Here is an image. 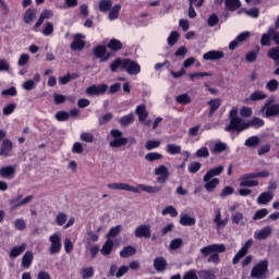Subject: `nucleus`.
<instances>
[{
	"mask_svg": "<svg viewBox=\"0 0 279 279\" xmlns=\"http://www.w3.org/2000/svg\"><path fill=\"white\" fill-rule=\"evenodd\" d=\"M122 68L129 73V75H138L141 73V65L136 63V61L130 60V59H121L118 58L116 59L111 65V72L114 73L117 72V69Z\"/></svg>",
	"mask_w": 279,
	"mask_h": 279,
	"instance_id": "obj_1",
	"label": "nucleus"
},
{
	"mask_svg": "<svg viewBox=\"0 0 279 279\" xmlns=\"http://www.w3.org/2000/svg\"><path fill=\"white\" fill-rule=\"evenodd\" d=\"M223 252H226V244H210L201 248L203 256H209L207 263H214V265H219L221 260L219 254H223Z\"/></svg>",
	"mask_w": 279,
	"mask_h": 279,
	"instance_id": "obj_2",
	"label": "nucleus"
},
{
	"mask_svg": "<svg viewBox=\"0 0 279 279\" xmlns=\"http://www.w3.org/2000/svg\"><path fill=\"white\" fill-rule=\"evenodd\" d=\"M111 141L109 142V147H112L113 149H119L120 147H125L128 145V137L123 136V132L113 129L110 131Z\"/></svg>",
	"mask_w": 279,
	"mask_h": 279,
	"instance_id": "obj_3",
	"label": "nucleus"
},
{
	"mask_svg": "<svg viewBox=\"0 0 279 279\" xmlns=\"http://www.w3.org/2000/svg\"><path fill=\"white\" fill-rule=\"evenodd\" d=\"M269 262L264 259L256 264L251 270V278L267 279V271H269Z\"/></svg>",
	"mask_w": 279,
	"mask_h": 279,
	"instance_id": "obj_4",
	"label": "nucleus"
},
{
	"mask_svg": "<svg viewBox=\"0 0 279 279\" xmlns=\"http://www.w3.org/2000/svg\"><path fill=\"white\" fill-rule=\"evenodd\" d=\"M263 117L271 119V117H279V104L271 105V101L268 100L260 109Z\"/></svg>",
	"mask_w": 279,
	"mask_h": 279,
	"instance_id": "obj_5",
	"label": "nucleus"
},
{
	"mask_svg": "<svg viewBox=\"0 0 279 279\" xmlns=\"http://www.w3.org/2000/svg\"><path fill=\"white\" fill-rule=\"evenodd\" d=\"M226 132H243L244 130H247V126H245V122H243V119L241 118H232L230 120L229 125L226 126Z\"/></svg>",
	"mask_w": 279,
	"mask_h": 279,
	"instance_id": "obj_6",
	"label": "nucleus"
},
{
	"mask_svg": "<svg viewBox=\"0 0 279 279\" xmlns=\"http://www.w3.org/2000/svg\"><path fill=\"white\" fill-rule=\"evenodd\" d=\"M50 247L49 253L53 256L56 254H60V250H62V239L58 233H54L49 236Z\"/></svg>",
	"mask_w": 279,
	"mask_h": 279,
	"instance_id": "obj_7",
	"label": "nucleus"
},
{
	"mask_svg": "<svg viewBox=\"0 0 279 279\" xmlns=\"http://www.w3.org/2000/svg\"><path fill=\"white\" fill-rule=\"evenodd\" d=\"M108 189H111V191H129V193H141V190L138 187H134L128 183H109Z\"/></svg>",
	"mask_w": 279,
	"mask_h": 279,
	"instance_id": "obj_8",
	"label": "nucleus"
},
{
	"mask_svg": "<svg viewBox=\"0 0 279 279\" xmlns=\"http://www.w3.org/2000/svg\"><path fill=\"white\" fill-rule=\"evenodd\" d=\"M16 165L12 166H3L0 168V178L2 180H14V177L16 175Z\"/></svg>",
	"mask_w": 279,
	"mask_h": 279,
	"instance_id": "obj_9",
	"label": "nucleus"
},
{
	"mask_svg": "<svg viewBox=\"0 0 279 279\" xmlns=\"http://www.w3.org/2000/svg\"><path fill=\"white\" fill-rule=\"evenodd\" d=\"M134 234L136 239H150L151 227L149 225H141L135 229Z\"/></svg>",
	"mask_w": 279,
	"mask_h": 279,
	"instance_id": "obj_10",
	"label": "nucleus"
},
{
	"mask_svg": "<svg viewBox=\"0 0 279 279\" xmlns=\"http://www.w3.org/2000/svg\"><path fill=\"white\" fill-rule=\"evenodd\" d=\"M252 245H254V240H248L233 257V260H232L233 265H236L239 263V260H241V258H243L247 255V252H248L250 247H252Z\"/></svg>",
	"mask_w": 279,
	"mask_h": 279,
	"instance_id": "obj_11",
	"label": "nucleus"
},
{
	"mask_svg": "<svg viewBox=\"0 0 279 279\" xmlns=\"http://www.w3.org/2000/svg\"><path fill=\"white\" fill-rule=\"evenodd\" d=\"M155 175H159L157 178V182L160 184H165L167 180H169V168L166 166H159L158 168H155Z\"/></svg>",
	"mask_w": 279,
	"mask_h": 279,
	"instance_id": "obj_12",
	"label": "nucleus"
},
{
	"mask_svg": "<svg viewBox=\"0 0 279 279\" xmlns=\"http://www.w3.org/2000/svg\"><path fill=\"white\" fill-rule=\"evenodd\" d=\"M83 38H86V36H84L83 34L74 35V40L70 46L72 51H82V49L86 47V43L82 40Z\"/></svg>",
	"mask_w": 279,
	"mask_h": 279,
	"instance_id": "obj_13",
	"label": "nucleus"
},
{
	"mask_svg": "<svg viewBox=\"0 0 279 279\" xmlns=\"http://www.w3.org/2000/svg\"><path fill=\"white\" fill-rule=\"evenodd\" d=\"M106 90H108V85L106 84H100V85H92L86 88V94L87 95H106Z\"/></svg>",
	"mask_w": 279,
	"mask_h": 279,
	"instance_id": "obj_14",
	"label": "nucleus"
},
{
	"mask_svg": "<svg viewBox=\"0 0 279 279\" xmlns=\"http://www.w3.org/2000/svg\"><path fill=\"white\" fill-rule=\"evenodd\" d=\"M38 14V11L35 8H28L23 15V22L26 25H32L34 21H36V16Z\"/></svg>",
	"mask_w": 279,
	"mask_h": 279,
	"instance_id": "obj_15",
	"label": "nucleus"
},
{
	"mask_svg": "<svg viewBox=\"0 0 279 279\" xmlns=\"http://www.w3.org/2000/svg\"><path fill=\"white\" fill-rule=\"evenodd\" d=\"M12 141L3 140L2 144L0 145V157L8 158L10 154H12Z\"/></svg>",
	"mask_w": 279,
	"mask_h": 279,
	"instance_id": "obj_16",
	"label": "nucleus"
},
{
	"mask_svg": "<svg viewBox=\"0 0 279 279\" xmlns=\"http://www.w3.org/2000/svg\"><path fill=\"white\" fill-rule=\"evenodd\" d=\"M153 267L158 272L165 271V269H167V267H168L167 258H165L162 256L156 257L153 262Z\"/></svg>",
	"mask_w": 279,
	"mask_h": 279,
	"instance_id": "obj_17",
	"label": "nucleus"
},
{
	"mask_svg": "<svg viewBox=\"0 0 279 279\" xmlns=\"http://www.w3.org/2000/svg\"><path fill=\"white\" fill-rule=\"evenodd\" d=\"M51 16H53V12H51L50 10H44L40 13L39 19L37 20L35 25L33 26V32H38V28L40 27V25L45 23V19H51Z\"/></svg>",
	"mask_w": 279,
	"mask_h": 279,
	"instance_id": "obj_18",
	"label": "nucleus"
},
{
	"mask_svg": "<svg viewBox=\"0 0 279 279\" xmlns=\"http://www.w3.org/2000/svg\"><path fill=\"white\" fill-rule=\"evenodd\" d=\"M272 231L271 227L267 226L262 230L256 231L254 233V239H257V241H265V239H269V236H271Z\"/></svg>",
	"mask_w": 279,
	"mask_h": 279,
	"instance_id": "obj_19",
	"label": "nucleus"
},
{
	"mask_svg": "<svg viewBox=\"0 0 279 279\" xmlns=\"http://www.w3.org/2000/svg\"><path fill=\"white\" fill-rule=\"evenodd\" d=\"M106 53H108V49L106 48V46L98 45L94 49V56L100 59V62H106L108 58H110L109 56L106 57Z\"/></svg>",
	"mask_w": 279,
	"mask_h": 279,
	"instance_id": "obj_20",
	"label": "nucleus"
},
{
	"mask_svg": "<svg viewBox=\"0 0 279 279\" xmlns=\"http://www.w3.org/2000/svg\"><path fill=\"white\" fill-rule=\"evenodd\" d=\"M226 57V53L221 50H211L203 54L205 60H221Z\"/></svg>",
	"mask_w": 279,
	"mask_h": 279,
	"instance_id": "obj_21",
	"label": "nucleus"
},
{
	"mask_svg": "<svg viewBox=\"0 0 279 279\" xmlns=\"http://www.w3.org/2000/svg\"><path fill=\"white\" fill-rule=\"evenodd\" d=\"M223 173V166L216 167L214 169H210L207 171V173L204 175L203 180L204 182H208L209 180H213L216 175H221Z\"/></svg>",
	"mask_w": 279,
	"mask_h": 279,
	"instance_id": "obj_22",
	"label": "nucleus"
},
{
	"mask_svg": "<svg viewBox=\"0 0 279 279\" xmlns=\"http://www.w3.org/2000/svg\"><path fill=\"white\" fill-rule=\"evenodd\" d=\"M271 199H274V193L272 192H264L258 195L257 204H259L260 206H267V204H269V202H271Z\"/></svg>",
	"mask_w": 279,
	"mask_h": 279,
	"instance_id": "obj_23",
	"label": "nucleus"
},
{
	"mask_svg": "<svg viewBox=\"0 0 279 279\" xmlns=\"http://www.w3.org/2000/svg\"><path fill=\"white\" fill-rule=\"evenodd\" d=\"M241 8V0H225V10L227 12H236Z\"/></svg>",
	"mask_w": 279,
	"mask_h": 279,
	"instance_id": "obj_24",
	"label": "nucleus"
},
{
	"mask_svg": "<svg viewBox=\"0 0 279 279\" xmlns=\"http://www.w3.org/2000/svg\"><path fill=\"white\" fill-rule=\"evenodd\" d=\"M214 223L216 226V230H221V228H226V226H228V218L221 219V210L218 209L214 218Z\"/></svg>",
	"mask_w": 279,
	"mask_h": 279,
	"instance_id": "obj_25",
	"label": "nucleus"
},
{
	"mask_svg": "<svg viewBox=\"0 0 279 279\" xmlns=\"http://www.w3.org/2000/svg\"><path fill=\"white\" fill-rule=\"evenodd\" d=\"M263 125H265V120L260 118H253L245 122L244 128H246V130H248V128H255V130H258V128H263Z\"/></svg>",
	"mask_w": 279,
	"mask_h": 279,
	"instance_id": "obj_26",
	"label": "nucleus"
},
{
	"mask_svg": "<svg viewBox=\"0 0 279 279\" xmlns=\"http://www.w3.org/2000/svg\"><path fill=\"white\" fill-rule=\"evenodd\" d=\"M34 262V253L32 251H27L22 257V267L25 269H29L32 267V263Z\"/></svg>",
	"mask_w": 279,
	"mask_h": 279,
	"instance_id": "obj_27",
	"label": "nucleus"
},
{
	"mask_svg": "<svg viewBox=\"0 0 279 279\" xmlns=\"http://www.w3.org/2000/svg\"><path fill=\"white\" fill-rule=\"evenodd\" d=\"M114 247V241H112L111 239H108L101 250L100 253L102 254V256H110V254L112 253V250Z\"/></svg>",
	"mask_w": 279,
	"mask_h": 279,
	"instance_id": "obj_28",
	"label": "nucleus"
},
{
	"mask_svg": "<svg viewBox=\"0 0 279 279\" xmlns=\"http://www.w3.org/2000/svg\"><path fill=\"white\" fill-rule=\"evenodd\" d=\"M211 154H223V151H228V144L225 142H216L214 147L210 148Z\"/></svg>",
	"mask_w": 279,
	"mask_h": 279,
	"instance_id": "obj_29",
	"label": "nucleus"
},
{
	"mask_svg": "<svg viewBox=\"0 0 279 279\" xmlns=\"http://www.w3.org/2000/svg\"><path fill=\"white\" fill-rule=\"evenodd\" d=\"M135 113L137 114L140 122L145 121V119L149 117V112H147V107H145V105L137 106Z\"/></svg>",
	"mask_w": 279,
	"mask_h": 279,
	"instance_id": "obj_30",
	"label": "nucleus"
},
{
	"mask_svg": "<svg viewBox=\"0 0 279 279\" xmlns=\"http://www.w3.org/2000/svg\"><path fill=\"white\" fill-rule=\"evenodd\" d=\"M258 180L247 179L245 175L240 178V186L252 189L258 186Z\"/></svg>",
	"mask_w": 279,
	"mask_h": 279,
	"instance_id": "obj_31",
	"label": "nucleus"
},
{
	"mask_svg": "<svg viewBox=\"0 0 279 279\" xmlns=\"http://www.w3.org/2000/svg\"><path fill=\"white\" fill-rule=\"evenodd\" d=\"M25 250H27V244H22L20 246H14L10 251L9 256H10V258H19V256H21V254H23V252H25Z\"/></svg>",
	"mask_w": 279,
	"mask_h": 279,
	"instance_id": "obj_32",
	"label": "nucleus"
},
{
	"mask_svg": "<svg viewBox=\"0 0 279 279\" xmlns=\"http://www.w3.org/2000/svg\"><path fill=\"white\" fill-rule=\"evenodd\" d=\"M138 191H144L145 193H160L162 191V186H151V185H144L140 184L137 185Z\"/></svg>",
	"mask_w": 279,
	"mask_h": 279,
	"instance_id": "obj_33",
	"label": "nucleus"
},
{
	"mask_svg": "<svg viewBox=\"0 0 279 279\" xmlns=\"http://www.w3.org/2000/svg\"><path fill=\"white\" fill-rule=\"evenodd\" d=\"M231 221L235 226H245V216L242 213L236 211L231 215Z\"/></svg>",
	"mask_w": 279,
	"mask_h": 279,
	"instance_id": "obj_34",
	"label": "nucleus"
},
{
	"mask_svg": "<svg viewBox=\"0 0 279 279\" xmlns=\"http://www.w3.org/2000/svg\"><path fill=\"white\" fill-rule=\"evenodd\" d=\"M177 104H182L183 106H189L190 104H193V99L189 94H180L175 97Z\"/></svg>",
	"mask_w": 279,
	"mask_h": 279,
	"instance_id": "obj_35",
	"label": "nucleus"
},
{
	"mask_svg": "<svg viewBox=\"0 0 279 279\" xmlns=\"http://www.w3.org/2000/svg\"><path fill=\"white\" fill-rule=\"evenodd\" d=\"M208 106H210L209 117H213V114H215V112H217V110H219V108L221 106V99L215 98L213 100H209Z\"/></svg>",
	"mask_w": 279,
	"mask_h": 279,
	"instance_id": "obj_36",
	"label": "nucleus"
},
{
	"mask_svg": "<svg viewBox=\"0 0 279 279\" xmlns=\"http://www.w3.org/2000/svg\"><path fill=\"white\" fill-rule=\"evenodd\" d=\"M119 123L120 125H122V128H128V125H132V123H134V113L123 116L122 118H120Z\"/></svg>",
	"mask_w": 279,
	"mask_h": 279,
	"instance_id": "obj_37",
	"label": "nucleus"
},
{
	"mask_svg": "<svg viewBox=\"0 0 279 279\" xmlns=\"http://www.w3.org/2000/svg\"><path fill=\"white\" fill-rule=\"evenodd\" d=\"M205 183V189L208 193H213V191H215V189H217V186H219V179L215 178V179H210L209 181H204Z\"/></svg>",
	"mask_w": 279,
	"mask_h": 279,
	"instance_id": "obj_38",
	"label": "nucleus"
},
{
	"mask_svg": "<svg viewBox=\"0 0 279 279\" xmlns=\"http://www.w3.org/2000/svg\"><path fill=\"white\" fill-rule=\"evenodd\" d=\"M134 254H136V248L132 245H129V246L124 247L120 252L121 258H130V256H134Z\"/></svg>",
	"mask_w": 279,
	"mask_h": 279,
	"instance_id": "obj_39",
	"label": "nucleus"
},
{
	"mask_svg": "<svg viewBox=\"0 0 279 279\" xmlns=\"http://www.w3.org/2000/svg\"><path fill=\"white\" fill-rule=\"evenodd\" d=\"M272 29L270 28L266 34L262 35L260 45L263 47H269L271 45Z\"/></svg>",
	"mask_w": 279,
	"mask_h": 279,
	"instance_id": "obj_40",
	"label": "nucleus"
},
{
	"mask_svg": "<svg viewBox=\"0 0 279 279\" xmlns=\"http://www.w3.org/2000/svg\"><path fill=\"white\" fill-rule=\"evenodd\" d=\"M166 149H167L168 154H170L171 156L182 154V146L177 145V144H168L166 146Z\"/></svg>",
	"mask_w": 279,
	"mask_h": 279,
	"instance_id": "obj_41",
	"label": "nucleus"
},
{
	"mask_svg": "<svg viewBox=\"0 0 279 279\" xmlns=\"http://www.w3.org/2000/svg\"><path fill=\"white\" fill-rule=\"evenodd\" d=\"M181 226H195V218L189 216L187 214L180 216Z\"/></svg>",
	"mask_w": 279,
	"mask_h": 279,
	"instance_id": "obj_42",
	"label": "nucleus"
},
{
	"mask_svg": "<svg viewBox=\"0 0 279 279\" xmlns=\"http://www.w3.org/2000/svg\"><path fill=\"white\" fill-rule=\"evenodd\" d=\"M250 101H263V99H267V94L260 90H256L251 94Z\"/></svg>",
	"mask_w": 279,
	"mask_h": 279,
	"instance_id": "obj_43",
	"label": "nucleus"
},
{
	"mask_svg": "<svg viewBox=\"0 0 279 279\" xmlns=\"http://www.w3.org/2000/svg\"><path fill=\"white\" fill-rule=\"evenodd\" d=\"M107 47L108 49H111V51H119L123 49V44L119 39H111Z\"/></svg>",
	"mask_w": 279,
	"mask_h": 279,
	"instance_id": "obj_44",
	"label": "nucleus"
},
{
	"mask_svg": "<svg viewBox=\"0 0 279 279\" xmlns=\"http://www.w3.org/2000/svg\"><path fill=\"white\" fill-rule=\"evenodd\" d=\"M178 40H180V33H178V31H173L170 33L167 43L169 45V47H173L174 45L178 44Z\"/></svg>",
	"mask_w": 279,
	"mask_h": 279,
	"instance_id": "obj_45",
	"label": "nucleus"
},
{
	"mask_svg": "<svg viewBox=\"0 0 279 279\" xmlns=\"http://www.w3.org/2000/svg\"><path fill=\"white\" fill-rule=\"evenodd\" d=\"M244 145L245 147H258L260 145V137L251 136L245 141Z\"/></svg>",
	"mask_w": 279,
	"mask_h": 279,
	"instance_id": "obj_46",
	"label": "nucleus"
},
{
	"mask_svg": "<svg viewBox=\"0 0 279 279\" xmlns=\"http://www.w3.org/2000/svg\"><path fill=\"white\" fill-rule=\"evenodd\" d=\"M119 12H121V4H116L109 10V21H116L119 19Z\"/></svg>",
	"mask_w": 279,
	"mask_h": 279,
	"instance_id": "obj_47",
	"label": "nucleus"
},
{
	"mask_svg": "<svg viewBox=\"0 0 279 279\" xmlns=\"http://www.w3.org/2000/svg\"><path fill=\"white\" fill-rule=\"evenodd\" d=\"M87 239L83 240L84 243H87V245H90V241L93 243H96V241H99V235L95 232H93V230H87Z\"/></svg>",
	"mask_w": 279,
	"mask_h": 279,
	"instance_id": "obj_48",
	"label": "nucleus"
},
{
	"mask_svg": "<svg viewBox=\"0 0 279 279\" xmlns=\"http://www.w3.org/2000/svg\"><path fill=\"white\" fill-rule=\"evenodd\" d=\"M267 56L270 58V60H274L279 64V47L270 48L267 52Z\"/></svg>",
	"mask_w": 279,
	"mask_h": 279,
	"instance_id": "obj_49",
	"label": "nucleus"
},
{
	"mask_svg": "<svg viewBox=\"0 0 279 279\" xmlns=\"http://www.w3.org/2000/svg\"><path fill=\"white\" fill-rule=\"evenodd\" d=\"M258 51H260V47H256V50H252L245 56L246 62H256V58L258 57Z\"/></svg>",
	"mask_w": 279,
	"mask_h": 279,
	"instance_id": "obj_50",
	"label": "nucleus"
},
{
	"mask_svg": "<svg viewBox=\"0 0 279 279\" xmlns=\"http://www.w3.org/2000/svg\"><path fill=\"white\" fill-rule=\"evenodd\" d=\"M98 8L100 12H108L112 8V0H100Z\"/></svg>",
	"mask_w": 279,
	"mask_h": 279,
	"instance_id": "obj_51",
	"label": "nucleus"
},
{
	"mask_svg": "<svg viewBox=\"0 0 279 279\" xmlns=\"http://www.w3.org/2000/svg\"><path fill=\"white\" fill-rule=\"evenodd\" d=\"M81 275L83 279H90L93 276H95V268L88 267V268H83L81 270Z\"/></svg>",
	"mask_w": 279,
	"mask_h": 279,
	"instance_id": "obj_52",
	"label": "nucleus"
},
{
	"mask_svg": "<svg viewBox=\"0 0 279 279\" xmlns=\"http://www.w3.org/2000/svg\"><path fill=\"white\" fill-rule=\"evenodd\" d=\"M145 160H147L148 162H154L155 160H162V154L148 153L145 155Z\"/></svg>",
	"mask_w": 279,
	"mask_h": 279,
	"instance_id": "obj_53",
	"label": "nucleus"
},
{
	"mask_svg": "<svg viewBox=\"0 0 279 279\" xmlns=\"http://www.w3.org/2000/svg\"><path fill=\"white\" fill-rule=\"evenodd\" d=\"M161 215H163V217L167 215H170V217H178V209H175V207L170 205L161 211Z\"/></svg>",
	"mask_w": 279,
	"mask_h": 279,
	"instance_id": "obj_54",
	"label": "nucleus"
},
{
	"mask_svg": "<svg viewBox=\"0 0 279 279\" xmlns=\"http://www.w3.org/2000/svg\"><path fill=\"white\" fill-rule=\"evenodd\" d=\"M160 147V141L159 140H149L146 142V149L148 151H151V149H158Z\"/></svg>",
	"mask_w": 279,
	"mask_h": 279,
	"instance_id": "obj_55",
	"label": "nucleus"
},
{
	"mask_svg": "<svg viewBox=\"0 0 279 279\" xmlns=\"http://www.w3.org/2000/svg\"><path fill=\"white\" fill-rule=\"evenodd\" d=\"M266 215H269V210H267V208L258 209L253 216V221H258V219H265Z\"/></svg>",
	"mask_w": 279,
	"mask_h": 279,
	"instance_id": "obj_56",
	"label": "nucleus"
},
{
	"mask_svg": "<svg viewBox=\"0 0 279 279\" xmlns=\"http://www.w3.org/2000/svg\"><path fill=\"white\" fill-rule=\"evenodd\" d=\"M198 276L201 279H217V276L210 270H201L198 271Z\"/></svg>",
	"mask_w": 279,
	"mask_h": 279,
	"instance_id": "obj_57",
	"label": "nucleus"
},
{
	"mask_svg": "<svg viewBox=\"0 0 279 279\" xmlns=\"http://www.w3.org/2000/svg\"><path fill=\"white\" fill-rule=\"evenodd\" d=\"M121 232V225L112 227L109 232L107 233V239H114Z\"/></svg>",
	"mask_w": 279,
	"mask_h": 279,
	"instance_id": "obj_58",
	"label": "nucleus"
},
{
	"mask_svg": "<svg viewBox=\"0 0 279 279\" xmlns=\"http://www.w3.org/2000/svg\"><path fill=\"white\" fill-rule=\"evenodd\" d=\"M278 86L279 83L277 80H270L267 84H266V88L267 90H269L270 93H276V90H278Z\"/></svg>",
	"mask_w": 279,
	"mask_h": 279,
	"instance_id": "obj_59",
	"label": "nucleus"
},
{
	"mask_svg": "<svg viewBox=\"0 0 279 279\" xmlns=\"http://www.w3.org/2000/svg\"><path fill=\"white\" fill-rule=\"evenodd\" d=\"M68 216L64 213H59L54 219L57 226H64L66 223Z\"/></svg>",
	"mask_w": 279,
	"mask_h": 279,
	"instance_id": "obj_60",
	"label": "nucleus"
},
{
	"mask_svg": "<svg viewBox=\"0 0 279 279\" xmlns=\"http://www.w3.org/2000/svg\"><path fill=\"white\" fill-rule=\"evenodd\" d=\"M113 117L114 116L112 113H106V114L101 116L98 120L99 125H106V123H110V121H112Z\"/></svg>",
	"mask_w": 279,
	"mask_h": 279,
	"instance_id": "obj_61",
	"label": "nucleus"
},
{
	"mask_svg": "<svg viewBox=\"0 0 279 279\" xmlns=\"http://www.w3.org/2000/svg\"><path fill=\"white\" fill-rule=\"evenodd\" d=\"M41 34H44V36H51L53 34V24L51 22H47Z\"/></svg>",
	"mask_w": 279,
	"mask_h": 279,
	"instance_id": "obj_62",
	"label": "nucleus"
},
{
	"mask_svg": "<svg viewBox=\"0 0 279 279\" xmlns=\"http://www.w3.org/2000/svg\"><path fill=\"white\" fill-rule=\"evenodd\" d=\"M14 228L15 230H25L27 228V225H25V219L19 218L14 221Z\"/></svg>",
	"mask_w": 279,
	"mask_h": 279,
	"instance_id": "obj_63",
	"label": "nucleus"
},
{
	"mask_svg": "<svg viewBox=\"0 0 279 279\" xmlns=\"http://www.w3.org/2000/svg\"><path fill=\"white\" fill-rule=\"evenodd\" d=\"M182 279H199V277L196 269H190L183 275Z\"/></svg>",
	"mask_w": 279,
	"mask_h": 279,
	"instance_id": "obj_64",
	"label": "nucleus"
}]
</instances>
